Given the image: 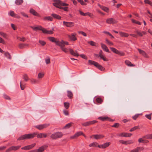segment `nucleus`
Wrapping results in <instances>:
<instances>
[{"mask_svg": "<svg viewBox=\"0 0 152 152\" xmlns=\"http://www.w3.org/2000/svg\"><path fill=\"white\" fill-rule=\"evenodd\" d=\"M132 135V134L131 133L123 132V137H129L131 136Z\"/></svg>", "mask_w": 152, "mask_h": 152, "instance_id": "c9c22d12", "label": "nucleus"}, {"mask_svg": "<svg viewBox=\"0 0 152 152\" xmlns=\"http://www.w3.org/2000/svg\"><path fill=\"white\" fill-rule=\"evenodd\" d=\"M99 145L96 142H93L89 144V146L90 147H98Z\"/></svg>", "mask_w": 152, "mask_h": 152, "instance_id": "473e14b6", "label": "nucleus"}, {"mask_svg": "<svg viewBox=\"0 0 152 152\" xmlns=\"http://www.w3.org/2000/svg\"><path fill=\"white\" fill-rule=\"evenodd\" d=\"M23 79L25 81H27L28 80V78L26 74H24L23 75Z\"/></svg>", "mask_w": 152, "mask_h": 152, "instance_id": "49530a36", "label": "nucleus"}, {"mask_svg": "<svg viewBox=\"0 0 152 152\" xmlns=\"http://www.w3.org/2000/svg\"><path fill=\"white\" fill-rule=\"evenodd\" d=\"M31 27L34 31H37V30L42 31L44 28L40 26H38L36 27H34L32 26H31Z\"/></svg>", "mask_w": 152, "mask_h": 152, "instance_id": "4468645a", "label": "nucleus"}, {"mask_svg": "<svg viewBox=\"0 0 152 152\" xmlns=\"http://www.w3.org/2000/svg\"><path fill=\"white\" fill-rule=\"evenodd\" d=\"M70 53L72 55L75 56H79L78 54L77 53V52L76 51L75 52L72 49L70 50Z\"/></svg>", "mask_w": 152, "mask_h": 152, "instance_id": "393cba45", "label": "nucleus"}, {"mask_svg": "<svg viewBox=\"0 0 152 152\" xmlns=\"http://www.w3.org/2000/svg\"><path fill=\"white\" fill-rule=\"evenodd\" d=\"M119 142L124 145H126V141H124V140H121L119 141Z\"/></svg>", "mask_w": 152, "mask_h": 152, "instance_id": "0e129e2a", "label": "nucleus"}, {"mask_svg": "<svg viewBox=\"0 0 152 152\" xmlns=\"http://www.w3.org/2000/svg\"><path fill=\"white\" fill-rule=\"evenodd\" d=\"M35 143L32 144L31 145L25 146L21 148L22 150H28L33 148L35 145Z\"/></svg>", "mask_w": 152, "mask_h": 152, "instance_id": "9d476101", "label": "nucleus"}, {"mask_svg": "<svg viewBox=\"0 0 152 152\" xmlns=\"http://www.w3.org/2000/svg\"><path fill=\"white\" fill-rule=\"evenodd\" d=\"M21 147V145H18L17 146H12L11 147L12 151H16L18 150Z\"/></svg>", "mask_w": 152, "mask_h": 152, "instance_id": "c85d7f7f", "label": "nucleus"}, {"mask_svg": "<svg viewBox=\"0 0 152 152\" xmlns=\"http://www.w3.org/2000/svg\"><path fill=\"white\" fill-rule=\"evenodd\" d=\"M16 14L13 11H11L9 12L10 15L12 17H16Z\"/></svg>", "mask_w": 152, "mask_h": 152, "instance_id": "c03bdc74", "label": "nucleus"}, {"mask_svg": "<svg viewBox=\"0 0 152 152\" xmlns=\"http://www.w3.org/2000/svg\"><path fill=\"white\" fill-rule=\"evenodd\" d=\"M19 48L20 49H23L25 47H24V46L23 45V43H20L19 45Z\"/></svg>", "mask_w": 152, "mask_h": 152, "instance_id": "774afa93", "label": "nucleus"}, {"mask_svg": "<svg viewBox=\"0 0 152 152\" xmlns=\"http://www.w3.org/2000/svg\"><path fill=\"white\" fill-rule=\"evenodd\" d=\"M77 1L82 5H86V4L85 3L83 0H77Z\"/></svg>", "mask_w": 152, "mask_h": 152, "instance_id": "5fc2aeb1", "label": "nucleus"}, {"mask_svg": "<svg viewBox=\"0 0 152 152\" xmlns=\"http://www.w3.org/2000/svg\"><path fill=\"white\" fill-rule=\"evenodd\" d=\"M72 123H71L67 124L64 127L66 129L69 128L71 126H72Z\"/></svg>", "mask_w": 152, "mask_h": 152, "instance_id": "603ef678", "label": "nucleus"}, {"mask_svg": "<svg viewBox=\"0 0 152 152\" xmlns=\"http://www.w3.org/2000/svg\"><path fill=\"white\" fill-rule=\"evenodd\" d=\"M81 135H83L85 137H86L85 135L83 134L82 132L79 131L75 134L74 135L71 136L70 138L71 139H75Z\"/></svg>", "mask_w": 152, "mask_h": 152, "instance_id": "39448f33", "label": "nucleus"}, {"mask_svg": "<svg viewBox=\"0 0 152 152\" xmlns=\"http://www.w3.org/2000/svg\"><path fill=\"white\" fill-rule=\"evenodd\" d=\"M51 15L54 18L60 20V19H61V16H60V15H59L57 14H54V13L52 14H51Z\"/></svg>", "mask_w": 152, "mask_h": 152, "instance_id": "bb28decb", "label": "nucleus"}, {"mask_svg": "<svg viewBox=\"0 0 152 152\" xmlns=\"http://www.w3.org/2000/svg\"><path fill=\"white\" fill-rule=\"evenodd\" d=\"M64 106L66 109H68L69 107V104L68 102H64Z\"/></svg>", "mask_w": 152, "mask_h": 152, "instance_id": "8fccbe9b", "label": "nucleus"}, {"mask_svg": "<svg viewBox=\"0 0 152 152\" xmlns=\"http://www.w3.org/2000/svg\"><path fill=\"white\" fill-rule=\"evenodd\" d=\"M144 2L145 4H149L151 6H152V3L151 1L149 0H145Z\"/></svg>", "mask_w": 152, "mask_h": 152, "instance_id": "09e8293b", "label": "nucleus"}, {"mask_svg": "<svg viewBox=\"0 0 152 152\" xmlns=\"http://www.w3.org/2000/svg\"><path fill=\"white\" fill-rule=\"evenodd\" d=\"M63 113L66 115H68L69 113L68 110H63Z\"/></svg>", "mask_w": 152, "mask_h": 152, "instance_id": "bf43d9fd", "label": "nucleus"}, {"mask_svg": "<svg viewBox=\"0 0 152 152\" xmlns=\"http://www.w3.org/2000/svg\"><path fill=\"white\" fill-rule=\"evenodd\" d=\"M47 147V145H43L40 147L38 149H37V152H43Z\"/></svg>", "mask_w": 152, "mask_h": 152, "instance_id": "ddd939ff", "label": "nucleus"}, {"mask_svg": "<svg viewBox=\"0 0 152 152\" xmlns=\"http://www.w3.org/2000/svg\"><path fill=\"white\" fill-rule=\"evenodd\" d=\"M105 41L106 42V43L110 45H113V43L112 42H110L108 39H106Z\"/></svg>", "mask_w": 152, "mask_h": 152, "instance_id": "13d9d810", "label": "nucleus"}, {"mask_svg": "<svg viewBox=\"0 0 152 152\" xmlns=\"http://www.w3.org/2000/svg\"><path fill=\"white\" fill-rule=\"evenodd\" d=\"M23 2V0H15V3L17 5H21Z\"/></svg>", "mask_w": 152, "mask_h": 152, "instance_id": "7c9ffc66", "label": "nucleus"}, {"mask_svg": "<svg viewBox=\"0 0 152 152\" xmlns=\"http://www.w3.org/2000/svg\"><path fill=\"white\" fill-rule=\"evenodd\" d=\"M98 119L101 120L102 121H113V120L111 119L110 118H109L108 117H99L98 118Z\"/></svg>", "mask_w": 152, "mask_h": 152, "instance_id": "2eb2a0df", "label": "nucleus"}, {"mask_svg": "<svg viewBox=\"0 0 152 152\" xmlns=\"http://www.w3.org/2000/svg\"><path fill=\"white\" fill-rule=\"evenodd\" d=\"M134 32L136 33L139 36L141 37L146 34V32L145 31H142L141 32L138 30H136Z\"/></svg>", "mask_w": 152, "mask_h": 152, "instance_id": "aec40b11", "label": "nucleus"}, {"mask_svg": "<svg viewBox=\"0 0 152 152\" xmlns=\"http://www.w3.org/2000/svg\"><path fill=\"white\" fill-rule=\"evenodd\" d=\"M45 62L47 64H49L50 63V58H48L47 59H45Z\"/></svg>", "mask_w": 152, "mask_h": 152, "instance_id": "338daca9", "label": "nucleus"}, {"mask_svg": "<svg viewBox=\"0 0 152 152\" xmlns=\"http://www.w3.org/2000/svg\"><path fill=\"white\" fill-rule=\"evenodd\" d=\"M97 121L96 120H93L90 121L86 122L82 124V125L83 126H89L91 124H93L97 123Z\"/></svg>", "mask_w": 152, "mask_h": 152, "instance_id": "6e6552de", "label": "nucleus"}, {"mask_svg": "<svg viewBox=\"0 0 152 152\" xmlns=\"http://www.w3.org/2000/svg\"><path fill=\"white\" fill-rule=\"evenodd\" d=\"M93 136L94 137V138L96 139H99L101 138H102L104 137V136L101 134H96L94 135Z\"/></svg>", "mask_w": 152, "mask_h": 152, "instance_id": "a878e982", "label": "nucleus"}, {"mask_svg": "<svg viewBox=\"0 0 152 152\" xmlns=\"http://www.w3.org/2000/svg\"><path fill=\"white\" fill-rule=\"evenodd\" d=\"M63 134L61 132H57L52 134L50 136V137L53 140L61 138L63 136Z\"/></svg>", "mask_w": 152, "mask_h": 152, "instance_id": "20e7f679", "label": "nucleus"}, {"mask_svg": "<svg viewBox=\"0 0 152 152\" xmlns=\"http://www.w3.org/2000/svg\"><path fill=\"white\" fill-rule=\"evenodd\" d=\"M0 34L4 38H7V35L6 34L0 32Z\"/></svg>", "mask_w": 152, "mask_h": 152, "instance_id": "6e6d98bb", "label": "nucleus"}, {"mask_svg": "<svg viewBox=\"0 0 152 152\" xmlns=\"http://www.w3.org/2000/svg\"><path fill=\"white\" fill-rule=\"evenodd\" d=\"M78 32L79 34H81L82 35L85 37H86L87 36L86 34L83 31H78Z\"/></svg>", "mask_w": 152, "mask_h": 152, "instance_id": "e2e57ef3", "label": "nucleus"}, {"mask_svg": "<svg viewBox=\"0 0 152 152\" xmlns=\"http://www.w3.org/2000/svg\"><path fill=\"white\" fill-rule=\"evenodd\" d=\"M89 64L91 65H94L98 69L101 71H103L105 69V68L103 67V66L101 65H100L98 63L91 60H89L88 61Z\"/></svg>", "mask_w": 152, "mask_h": 152, "instance_id": "7ed1b4c3", "label": "nucleus"}, {"mask_svg": "<svg viewBox=\"0 0 152 152\" xmlns=\"http://www.w3.org/2000/svg\"><path fill=\"white\" fill-rule=\"evenodd\" d=\"M110 49L114 53L117 54L119 53V51L115 48L110 47Z\"/></svg>", "mask_w": 152, "mask_h": 152, "instance_id": "e433bc0d", "label": "nucleus"}, {"mask_svg": "<svg viewBox=\"0 0 152 152\" xmlns=\"http://www.w3.org/2000/svg\"><path fill=\"white\" fill-rule=\"evenodd\" d=\"M77 34L75 33H73L70 35H68V37L72 41H75L77 39L76 37Z\"/></svg>", "mask_w": 152, "mask_h": 152, "instance_id": "423d86ee", "label": "nucleus"}, {"mask_svg": "<svg viewBox=\"0 0 152 152\" xmlns=\"http://www.w3.org/2000/svg\"><path fill=\"white\" fill-rule=\"evenodd\" d=\"M4 55L6 57H7V58L11 59V57L10 55L8 52H6L4 53Z\"/></svg>", "mask_w": 152, "mask_h": 152, "instance_id": "79ce46f5", "label": "nucleus"}, {"mask_svg": "<svg viewBox=\"0 0 152 152\" xmlns=\"http://www.w3.org/2000/svg\"><path fill=\"white\" fill-rule=\"evenodd\" d=\"M126 145L134 143V141L132 140H130L126 141Z\"/></svg>", "mask_w": 152, "mask_h": 152, "instance_id": "4d7b16f0", "label": "nucleus"}, {"mask_svg": "<svg viewBox=\"0 0 152 152\" xmlns=\"http://www.w3.org/2000/svg\"><path fill=\"white\" fill-rule=\"evenodd\" d=\"M30 12L31 13L33 14V15L36 16H38L39 15V14L37 12L33 9H31L30 10Z\"/></svg>", "mask_w": 152, "mask_h": 152, "instance_id": "4be33fe9", "label": "nucleus"}, {"mask_svg": "<svg viewBox=\"0 0 152 152\" xmlns=\"http://www.w3.org/2000/svg\"><path fill=\"white\" fill-rule=\"evenodd\" d=\"M67 96L69 99H71L73 97V94L72 92L70 91H67Z\"/></svg>", "mask_w": 152, "mask_h": 152, "instance_id": "f704fd0d", "label": "nucleus"}, {"mask_svg": "<svg viewBox=\"0 0 152 152\" xmlns=\"http://www.w3.org/2000/svg\"><path fill=\"white\" fill-rule=\"evenodd\" d=\"M126 64L128 66H134L135 65L132 64L131 62L128 60H126L125 61Z\"/></svg>", "mask_w": 152, "mask_h": 152, "instance_id": "c756f323", "label": "nucleus"}, {"mask_svg": "<svg viewBox=\"0 0 152 152\" xmlns=\"http://www.w3.org/2000/svg\"><path fill=\"white\" fill-rule=\"evenodd\" d=\"M39 43L42 46H44L46 44V42L44 41L39 40Z\"/></svg>", "mask_w": 152, "mask_h": 152, "instance_id": "a18cd8bd", "label": "nucleus"}, {"mask_svg": "<svg viewBox=\"0 0 152 152\" xmlns=\"http://www.w3.org/2000/svg\"><path fill=\"white\" fill-rule=\"evenodd\" d=\"M49 125V124H45L36 126H35V127L39 130H41L48 127Z\"/></svg>", "mask_w": 152, "mask_h": 152, "instance_id": "1a4fd4ad", "label": "nucleus"}, {"mask_svg": "<svg viewBox=\"0 0 152 152\" xmlns=\"http://www.w3.org/2000/svg\"><path fill=\"white\" fill-rule=\"evenodd\" d=\"M101 47L102 48V49L104 50V51L108 52L109 53L110 51L109 50V49L107 46L104 44H103L102 43H101Z\"/></svg>", "mask_w": 152, "mask_h": 152, "instance_id": "6ab92c4d", "label": "nucleus"}, {"mask_svg": "<svg viewBox=\"0 0 152 152\" xmlns=\"http://www.w3.org/2000/svg\"><path fill=\"white\" fill-rule=\"evenodd\" d=\"M119 34L121 37H127L129 36V34H128L121 31L119 32Z\"/></svg>", "mask_w": 152, "mask_h": 152, "instance_id": "cd10ccee", "label": "nucleus"}, {"mask_svg": "<svg viewBox=\"0 0 152 152\" xmlns=\"http://www.w3.org/2000/svg\"><path fill=\"white\" fill-rule=\"evenodd\" d=\"M3 96L4 98L5 99L9 100L10 99V98L8 96L6 95V94H4Z\"/></svg>", "mask_w": 152, "mask_h": 152, "instance_id": "680f3d73", "label": "nucleus"}, {"mask_svg": "<svg viewBox=\"0 0 152 152\" xmlns=\"http://www.w3.org/2000/svg\"><path fill=\"white\" fill-rule=\"evenodd\" d=\"M140 115V114H137L135 115L133 117V118L134 120H136L137 118Z\"/></svg>", "mask_w": 152, "mask_h": 152, "instance_id": "69168bd1", "label": "nucleus"}, {"mask_svg": "<svg viewBox=\"0 0 152 152\" xmlns=\"http://www.w3.org/2000/svg\"><path fill=\"white\" fill-rule=\"evenodd\" d=\"M44 76V74L41 73H39L38 75V78H41L43 77Z\"/></svg>", "mask_w": 152, "mask_h": 152, "instance_id": "864d4df0", "label": "nucleus"}, {"mask_svg": "<svg viewBox=\"0 0 152 152\" xmlns=\"http://www.w3.org/2000/svg\"><path fill=\"white\" fill-rule=\"evenodd\" d=\"M53 4L54 6L59 8L62 7H61V6L64 7H66L69 6V4H68L64 3L61 1L60 0H55L54 3H53Z\"/></svg>", "mask_w": 152, "mask_h": 152, "instance_id": "f03ea898", "label": "nucleus"}, {"mask_svg": "<svg viewBox=\"0 0 152 152\" xmlns=\"http://www.w3.org/2000/svg\"><path fill=\"white\" fill-rule=\"evenodd\" d=\"M79 12L80 14L81 15L83 16H86V15H88L89 14H90V12H87L86 13H84V12H82V11H81L80 10H79Z\"/></svg>", "mask_w": 152, "mask_h": 152, "instance_id": "ea45409f", "label": "nucleus"}, {"mask_svg": "<svg viewBox=\"0 0 152 152\" xmlns=\"http://www.w3.org/2000/svg\"><path fill=\"white\" fill-rule=\"evenodd\" d=\"M63 23L64 25H65L68 27H71L74 26V23L72 22H67L63 21Z\"/></svg>", "mask_w": 152, "mask_h": 152, "instance_id": "9b49d317", "label": "nucleus"}, {"mask_svg": "<svg viewBox=\"0 0 152 152\" xmlns=\"http://www.w3.org/2000/svg\"><path fill=\"white\" fill-rule=\"evenodd\" d=\"M64 41L63 40H61V41H60L58 40H57L56 43V45L58 46H59L61 47V48L62 47L64 46Z\"/></svg>", "mask_w": 152, "mask_h": 152, "instance_id": "dca6fc26", "label": "nucleus"}, {"mask_svg": "<svg viewBox=\"0 0 152 152\" xmlns=\"http://www.w3.org/2000/svg\"><path fill=\"white\" fill-rule=\"evenodd\" d=\"M88 43L90 44L92 46H96V43L95 42L93 41H88Z\"/></svg>", "mask_w": 152, "mask_h": 152, "instance_id": "a19ab883", "label": "nucleus"}, {"mask_svg": "<svg viewBox=\"0 0 152 152\" xmlns=\"http://www.w3.org/2000/svg\"><path fill=\"white\" fill-rule=\"evenodd\" d=\"M110 144L109 142H106L103 144L99 145L98 146V147L100 148H104L108 147Z\"/></svg>", "mask_w": 152, "mask_h": 152, "instance_id": "f8f14e48", "label": "nucleus"}, {"mask_svg": "<svg viewBox=\"0 0 152 152\" xmlns=\"http://www.w3.org/2000/svg\"><path fill=\"white\" fill-rule=\"evenodd\" d=\"M98 6L103 10L107 12L109 11V9L108 8L105 7L101 6L100 4H98Z\"/></svg>", "mask_w": 152, "mask_h": 152, "instance_id": "5701e85b", "label": "nucleus"}, {"mask_svg": "<svg viewBox=\"0 0 152 152\" xmlns=\"http://www.w3.org/2000/svg\"><path fill=\"white\" fill-rule=\"evenodd\" d=\"M96 101L99 104H101L103 101L102 99L100 98H97L96 99Z\"/></svg>", "mask_w": 152, "mask_h": 152, "instance_id": "37998d69", "label": "nucleus"}, {"mask_svg": "<svg viewBox=\"0 0 152 152\" xmlns=\"http://www.w3.org/2000/svg\"><path fill=\"white\" fill-rule=\"evenodd\" d=\"M48 39L50 41L55 43H56L57 41L56 39L53 37H48Z\"/></svg>", "mask_w": 152, "mask_h": 152, "instance_id": "2f4dec72", "label": "nucleus"}, {"mask_svg": "<svg viewBox=\"0 0 152 152\" xmlns=\"http://www.w3.org/2000/svg\"><path fill=\"white\" fill-rule=\"evenodd\" d=\"M37 134L35 133L29 134H25L20 136L18 139V140H21L32 138L34 137Z\"/></svg>", "mask_w": 152, "mask_h": 152, "instance_id": "f257e3e1", "label": "nucleus"}, {"mask_svg": "<svg viewBox=\"0 0 152 152\" xmlns=\"http://www.w3.org/2000/svg\"><path fill=\"white\" fill-rule=\"evenodd\" d=\"M106 22L109 24H114L116 23L117 21L114 19L110 18L107 19L106 20Z\"/></svg>", "mask_w": 152, "mask_h": 152, "instance_id": "0eeeda50", "label": "nucleus"}, {"mask_svg": "<svg viewBox=\"0 0 152 152\" xmlns=\"http://www.w3.org/2000/svg\"><path fill=\"white\" fill-rule=\"evenodd\" d=\"M20 84L21 89L22 90H23L25 88V84H23V83H21V82L20 81Z\"/></svg>", "mask_w": 152, "mask_h": 152, "instance_id": "de8ad7c7", "label": "nucleus"}, {"mask_svg": "<svg viewBox=\"0 0 152 152\" xmlns=\"http://www.w3.org/2000/svg\"><path fill=\"white\" fill-rule=\"evenodd\" d=\"M143 149L144 148L142 147H138L132 150L130 152H139L140 151L143 150Z\"/></svg>", "mask_w": 152, "mask_h": 152, "instance_id": "a211bd4d", "label": "nucleus"}, {"mask_svg": "<svg viewBox=\"0 0 152 152\" xmlns=\"http://www.w3.org/2000/svg\"><path fill=\"white\" fill-rule=\"evenodd\" d=\"M143 137L148 139H152V134L146 135Z\"/></svg>", "mask_w": 152, "mask_h": 152, "instance_id": "58836bf2", "label": "nucleus"}, {"mask_svg": "<svg viewBox=\"0 0 152 152\" xmlns=\"http://www.w3.org/2000/svg\"><path fill=\"white\" fill-rule=\"evenodd\" d=\"M140 126H135L134 127L132 128L131 129H130L129 131L131 132H132V131H134L137 129H140Z\"/></svg>", "mask_w": 152, "mask_h": 152, "instance_id": "4c0bfd02", "label": "nucleus"}, {"mask_svg": "<svg viewBox=\"0 0 152 152\" xmlns=\"http://www.w3.org/2000/svg\"><path fill=\"white\" fill-rule=\"evenodd\" d=\"M152 113L150 114H146L145 115V117L148 118L149 120H151V115Z\"/></svg>", "mask_w": 152, "mask_h": 152, "instance_id": "3c124183", "label": "nucleus"}, {"mask_svg": "<svg viewBox=\"0 0 152 152\" xmlns=\"http://www.w3.org/2000/svg\"><path fill=\"white\" fill-rule=\"evenodd\" d=\"M119 126V124L118 123H115L111 126L113 127L118 128Z\"/></svg>", "mask_w": 152, "mask_h": 152, "instance_id": "052dcab7", "label": "nucleus"}, {"mask_svg": "<svg viewBox=\"0 0 152 152\" xmlns=\"http://www.w3.org/2000/svg\"><path fill=\"white\" fill-rule=\"evenodd\" d=\"M43 20L45 21L49 20L50 21H52L53 20V18L50 16L45 17L44 18Z\"/></svg>", "mask_w": 152, "mask_h": 152, "instance_id": "72a5a7b5", "label": "nucleus"}, {"mask_svg": "<svg viewBox=\"0 0 152 152\" xmlns=\"http://www.w3.org/2000/svg\"><path fill=\"white\" fill-rule=\"evenodd\" d=\"M42 32L45 34H52L53 33V32L51 30H47L45 28H44L42 31Z\"/></svg>", "mask_w": 152, "mask_h": 152, "instance_id": "b1692460", "label": "nucleus"}, {"mask_svg": "<svg viewBox=\"0 0 152 152\" xmlns=\"http://www.w3.org/2000/svg\"><path fill=\"white\" fill-rule=\"evenodd\" d=\"M37 135V137L38 138H46L47 135L46 133H39Z\"/></svg>", "mask_w": 152, "mask_h": 152, "instance_id": "f3484780", "label": "nucleus"}, {"mask_svg": "<svg viewBox=\"0 0 152 152\" xmlns=\"http://www.w3.org/2000/svg\"><path fill=\"white\" fill-rule=\"evenodd\" d=\"M137 50L140 54L145 57H147V54L144 50L139 48L137 49Z\"/></svg>", "mask_w": 152, "mask_h": 152, "instance_id": "412c9836", "label": "nucleus"}]
</instances>
